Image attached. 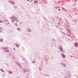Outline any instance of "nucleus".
I'll return each mask as SVG.
<instances>
[{
    "label": "nucleus",
    "instance_id": "5701e85b",
    "mask_svg": "<svg viewBox=\"0 0 78 78\" xmlns=\"http://www.w3.org/2000/svg\"><path fill=\"white\" fill-rule=\"evenodd\" d=\"M2 22V21L0 20V22Z\"/></svg>",
    "mask_w": 78,
    "mask_h": 78
},
{
    "label": "nucleus",
    "instance_id": "412c9836",
    "mask_svg": "<svg viewBox=\"0 0 78 78\" xmlns=\"http://www.w3.org/2000/svg\"><path fill=\"white\" fill-rule=\"evenodd\" d=\"M19 22V20H18L16 21L17 22Z\"/></svg>",
    "mask_w": 78,
    "mask_h": 78
},
{
    "label": "nucleus",
    "instance_id": "f03ea898",
    "mask_svg": "<svg viewBox=\"0 0 78 78\" xmlns=\"http://www.w3.org/2000/svg\"><path fill=\"white\" fill-rule=\"evenodd\" d=\"M69 23H67L65 24V27H69Z\"/></svg>",
    "mask_w": 78,
    "mask_h": 78
},
{
    "label": "nucleus",
    "instance_id": "b1692460",
    "mask_svg": "<svg viewBox=\"0 0 78 78\" xmlns=\"http://www.w3.org/2000/svg\"><path fill=\"white\" fill-rule=\"evenodd\" d=\"M28 1H29L30 0H27Z\"/></svg>",
    "mask_w": 78,
    "mask_h": 78
},
{
    "label": "nucleus",
    "instance_id": "4be33fe9",
    "mask_svg": "<svg viewBox=\"0 0 78 78\" xmlns=\"http://www.w3.org/2000/svg\"><path fill=\"white\" fill-rule=\"evenodd\" d=\"M13 49L14 50H16V49H15V48H14Z\"/></svg>",
    "mask_w": 78,
    "mask_h": 78
},
{
    "label": "nucleus",
    "instance_id": "423d86ee",
    "mask_svg": "<svg viewBox=\"0 0 78 78\" xmlns=\"http://www.w3.org/2000/svg\"><path fill=\"white\" fill-rule=\"evenodd\" d=\"M9 3H12V5H13V4H14V2H12V1H9Z\"/></svg>",
    "mask_w": 78,
    "mask_h": 78
},
{
    "label": "nucleus",
    "instance_id": "9b49d317",
    "mask_svg": "<svg viewBox=\"0 0 78 78\" xmlns=\"http://www.w3.org/2000/svg\"><path fill=\"white\" fill-rule=\"evenodd\" d=\"M16 47H20V44H16Z\"/></svg>",
    "mask_w": 78,
    "mask_h": 78
},
{
    "label": "nucleus",
    "instance_id": "dca6fc26",
    "mask_svg": "<svg viewBox=\"0 0 78 78\" xmlns=\"http://www.w3.org/2000/svg\"><path fill=\"white\" fill-rule=\"evenodd\" d=\"M2 28H0V32H1V31H2Z\"/></svg>",
    "mask_w": 78,
    "mask_h": 78
},
{
    "label": "nucleus",
    "instance_id": "bb28decb",
    "mask_svg": "<svg viewBox=\"0 0 78 78\" xmlns=\"http://www.w3.org/2000/svg\"><path fill=\"white\" fill-rule=\"evenodd\" d=\"M27 75H28V74H27Z\"/></svg>",
    "mask_w": 78,
    "mask_h": 78
},
{
    "label": "nucleus",
    "instance_id": "f8f14e48",
    "mask_svg": "<svg viewBox=\"0 0 78 78\" xmlns=\"http://www.w3.org/2000/svg\"><path fill=\"white\" fill-rule=\"evenodd\" d=\"M3 41V39H0V42H2Z\"/></svg>",
    "mask_w": 78,
    "mask_h": 78
},
{
    "label": "nucleus",
    "instance_id": "6e6552de",
    "mask_svg": "<svg viewBox=\"0 0 78 78\" xmlns=\"http://www.w3.org/2000/svg\"><path fill=\"white\" fill-rule=\"evenodd\" d=\"M7 48H3V47H2L3 50L5 51L6 50Z\"/></svg>",
    "mask_w": 78,
    "mask_h": 78
},
{
    "label": "nucleus",
    "instance_id": "a211bd4d",
    "mask_svg": "<svg viewBox=\"0 0 78 78\" xmlns=\"http://www.w3.org/2000/svg\"><path fill=\"white\" fill-rule=\"evenodd\" d=\"M15 24L16 25V26H17V24H16V23H15Z\"/></svg>",
    "mask_w": 78,
    "mask_h": 78
},
{
    "label": "nucleus",
    "instance_id": "a878e982",
    "mask_svg": "<svg viewBox=\"0 0 78 78\" xmlns=\"http://www.w3.org/2000/svg\"><path fill=\"white\" fill-rule=\"evenodd\" d=\"M32 1H33V0H32Z\"/></svg>",
    "mask_w": 78,
    "mask_h": 78
},
{
    "label": "nucleus",
    "instance_id": "2eb2a0df",
    "mask_svg": "<svg viewBox=\"0 0 78 78\" xmlns=\"http://www.w3.org/2000/svg\"><path fill=\"white\" fill-rule=\"evenodd\" d=\"M17 64H18V65L19 66H20V64H19V63H17Z\"/></svg>",
    "mask_w": 78,
    "mask_h": 78
},
{
    "label": "nucleus",
    "instance_id": "aec40b11",
    "mask_svg": "<svg viewBox=\"0 0 78 78\" xmlns=\"http://www.w3.org/2000/svg\"><path fill=\"white\" fill-rule=\"evenodd\" d=\"M58 11H60V9H58Z\"/></svg>",
    "mask_w": 78,
    "mask_h": 78
},
{
    "label": "nucleus",
    "instance_id": "ddd939ff",
    "mask_svg": "<svg viewBox=\"0 0 78 78\" xmlns=\"http://www.w3.org/2000/svg\"><path fill=\"white\" fill-rule=\"evenodd\" d=\"M1 71L2 72H4V71H3V70L2 69H0Z\"/></svg>",
    "mask_w": 78,
    "mask_h": 78
},
{
    "label": "nucleus",
    "instance_id": "f3484780",
    "mask_svg": "<svg viewBox=\"0 0 78 78\" xmlns=\"http://www.w3.org/2000/svg\"><path fill=\"white\" fill-rule=\"evenodd\" d=\"M17 30H20V28H18V29H17Z\"/></svg>",
    "mask_w": 78,
    "mask_h": 78
},
{
    "label": "nucleus",
    "instance_id": "393cba45",
    "mask_svg": "<svg viewBox=\"0 0 78 78\" xmlns=\"http://www.w3.org/2000/svg\"><path fill=\"white\" fill-rule=\"evenodd\" d=\"M34 63H35V62H34Z\"/></svg>",
    "mask_w": 78,
    "mask_h": 78
},
{
    "label": "nucleus",
    "instance_id": "9d476101",
    "mask_svg": "<svg viewBox=\"0 0 78 78\" xmlns=\"http://www.w3.org/2000/svg\"><path fill=\"white\" fill-rule=\"evenodd\" d=\"M62 66H63V67H66V65L64 63L62 64Z\"/></svg>",
    "mask_w": 78,
    "mask_h": 78
},
{
    "label": "nucleus",
    "instance_id": "7ed1b4c3",
    "mask_svg": "<svg viewBox=\"0 0 78 78\" xmlns=\"http://www.w3.org/2000/svg\"><path fill=\"white\" fill-rule=\"evenodd\" d=\"M74 45L76 47H78V43H77V42L74 43Z\"/></svg>",
    "mask_w": 78,
    "mask_h": 78
},
{
    "label": "nucleus",
    "instance_id": "1a4fd4ad",
    "mask_svg": "<svg viewBox=\"0 0 78 78\" xmlns=\"http://www.w3.org/2000/svg\"><path fill=\"white\" fill-rule=\"evenodd\" d=\"M60 50L61 51H62V53H64V51L63 50V49H62V48H61L60 49Z\"/></svg>",
    "mask_w": 78,
    "mask_h": 78
},
{
    "label": "nucleus",
    "instance_id": "20e7f679",
    "mask_svg": "<svg viewBox=\"0 0 78 78\" xmlns=\"http://www.w3.org/2000/svg\"><path fill=\"white\" fill-rule=\"evenodd\" d=\"M62 56L63 58H66V55L63 54H62Z\"/></svg>",
    "mask_w": 78,
    "mask_h": 78
},
{
    "label": "nucleus",
    "instance_id": "39448f33",
    "mask_svg": "<svg viewBox=\"0 0 78 78\" xmlns=\"http://www.w3.org/2000/svg\"><path fill=\"white\" fill-rule=\"evenodd\" d=\"M10 51L8 49V48L6 49V50L5 51L6 52H9Z\"/></svg>",
    "mask_w": 78,
    "mask_h": 78
},
{
    "label": "nucleus",
    "instance_id": "f257e3e1",
    "mask_svg": "<svg viewBox=\"0 0 78 78\" xmlns=\"http://www.w3.org/2000/svg\"><path fill=\"white\" fill-rule=\"evenodd\" d=\"M10 19H12V22H14L16 21V20H17V18L15 17L12 16L10 17Z\"/></svg>",
    "mask_w": 78,
    "mask_h": 78
},
{
    "label": "nucleus",
    "instance_id": "6ab92c4d",
    "mask_svg": "<svg viewBox=\"0 0 78 78\" xmlns=\"http://www.w3.org/2000/svg\"><path fill=\"white\" fill-rule=\"evenodd\" d=\"M61 18H60L59 19V20H61Z\"/></svg>",
    "mask_w": 78,
    "mask_h": 78
},
{
    "label": "nucleus",
    "instance_id": "0eeeda50",
    "mask_svg": "<svg viewBox=\"0 0 78 78\" xmlns=\"http://www.w3.org/2000/svg\"><path fill=\"white\" fill-rule=\"evenodd\" d=\"M24 72H28V70L26 69H24L23 70Z\"/></svg>",
    "mask_w": 78,
    "mask_h": 78
},
{
    "label": "nucleus",
    "instance_id": "4468645a",
    "mask_svg": "<svg viewBox=\"0 0 78 78\" xmlns=\"http://www.w3.org/2000/svg\"><path fill=\"white\" fill-rule=\"evenodd\" d=\"M12 73V72L11 71H10L9 72V73Z\"/></svg>",
    "mask_w": 78,
    "mask_h": 78
}]
</instances>
